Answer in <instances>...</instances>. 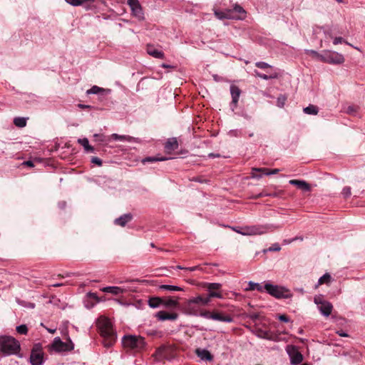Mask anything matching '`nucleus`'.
Returning a JSON list of instances; mask_svg holds the SVG:
<instances>
[{"mask_svg": "<svg viewBox=\"0 0 365 365\" xmlns=\"http://www.w3.org/2000/svg\"><path fill=\"white\" fill-rule=\"evenodd\" d=\"M88 296L90 298H92V299H95L96 302H99L98 297V296H97V294L96 293L89 292V293H88Z\"/></svg>", "mask_w": 365, "mask_h": 365, "instance_id": "nucleus-51", "label": "nucleus"}, {"mask_svg": "<svg viewBox=\"0 0 365 365\" xmlns=\"http://www.w3.org/2000/svg\"><path fill=\"white\" fill-rule=\"evenodd\" d=\"M178 148V142L176 138H169L165 145V149L167 152L170 153L171 151L175 150Z\"/></svg>", "mask_w": 365, "mask_h": 365, "instance_id": "nucleus-22", "label": "nucleus"}, {"mask_svg": "<svg viewBox=\"0 0 365 365\" xmlns=\"http://www.w3.org/2000/svg\"><path fill=\"white\" fill-rule=\"evenodd\" d=\"M168 159L169 158H168L148 157V158H144L142 160V163H153V162H156V161H164V160H166Z\"/></svg>", "mask_w": 365, "mask_h": 365, "instance_id": "nucleus-36", "label": "nucleus"}, {"mask_svg": "<svg viewBox=\"0 0 365 365\" xmlns=\"http://www.w3.org/2000/svg\"><path fill=\"white\" fill-rule=\"evenodd\" d=\"M163 304L168 307H175L178 305V299L171 297L163 299Z\"/></svg>", "mask_w": 365, "mask_h": 365, "instance_id": "nucleus-31", "label": "nucleus"}, {"mask_svg": "<svg viewBox=\"0 0 365 365\" xmlns=\"http://www.w3.org/2000/svg\"><path fill=\"white\" fill-rule=\"evenodd\" d=\"M291 185L296 186L298 189L304 192L311 190V186L304 180H290L289 182Z\"/></svg>", "mask_w": 365, "mask_h": 365, "instance_id": "nucleus-14", "label": "nucleus"}, {"mask_svg": "<svg viewBox=\"0 0 365 365\" xmlns=\"http://www.w3.org/2000/svg\"><path fill=\"white\" fill-rule=\"evenodd\" d=\"M265 195L266 196H271V197H277L279 195V193L278 192H274V193H272V194H266Z\"/></svg>", "mask_w": 365, "mask_h": 365, "instance_id": "nucleus-57", "label": "nucleus"}, {"mask_svg": "<svg viewBox=\"0 0 365 365\" xmlns=\"http://www.w3.org/2000/svg\"><path fill=\"white\" fill-rule=\"evenodd\" d=\"M156 318L160 321L170 320L175 321L178 319L177 313H168L165 311H160L155 314Z\"/></svg>", "mask_w": 365, "mask_h": 365, "instance_id": "nucleus-13", "label": "nucleus"}, {"mask_svg": "<svg viewBox=\"0 0 365 365\" xmlns=\"http://www.w3.org/2000/svg\"><path fill=\"white\" fill-rule=\"evenodd\" d=\"M319 59L324 63L329 64H341L344 62V58L342 54L334 51H327L323 54H318L316 51H312Z\"/></svg>", "mask_w": 365, "mask_h": 365, "instance_id": "nucleus-8", "label": "nucleus"}, {"mask_svg": "<svg viewBox=\"0 0 365 365\" xmlns=\"http://www.w3.org/2000/svg\"><path fill=\"white\" fill-rule=\"evenodd\" d=\"M195 353L203 361H212L213 359L210 352L207 349H197Z\"/></svg>", "mask_w": 365, "mask_h": 365, "instance_id": "nucleus-21", "label": "nucleus"}, {"mask_svg": "<svg viewBox=\"0 0 365 365\" xmlns=\"http://www.w3.org/2000/svg\"><path fill=\"white\" fill-rule=\"evenodd\" d=\"M97 325L101 336L105 338V346H111L115 341L116 336L110 319L105 317H101L98 319Z\"/></svg>", "mask_w": 365, "mask_h": 365, "instance_id": "nucleus-3", "label": "nucleus"}, {"mask_svg": "<svg viewBox=\"0 0 365 365\" xmlns=\"http://www.w3.org/2000/svg\"><path fill=\"white\" fill-rule=\"evenodd\" d=\"M22 165H26V166H29V167H34V163L31 160L24 161L22 163Z\"/></svg>", "mask_w": 365, "mask_h": 365, "instance_id": "nucleus-54", "label": "nucleus"}, {"mask_svg": "<svg viewBox=\"0 0 365 365\" xmlns=\"http://www.w3.org/2000/svg\"><path fill=\"white\" fill-rule=\"evenodd\" d=\"M230 93L232 96V102L235 106H236L241 94V91L237 86L232 85L230 86Z\"/></svg>", "mask_w": 365, "mask_h": 365, "instance_id": "nucleus-20", "label": "nucleus"}, {"mask_svg": "<svg viewBox=\"0 0 365 365\" xmlns=\"http://www.w3.org/2000/svg\"><path fill=\"white\" fill-rule=\"evenodd\" d=\"M264 288L269 294L277 299H289L292 296L290 291L285 287L269 282L264 284Z\"/></svg>", "mask_w": 365, "mask_h": 365, "instance_id": "nucleus-6", "label": "nucleus"}, {"mask_svg": "<svg viewBox=\"0 0 365 365\" xmlns=\"http://www.w3.org/2000/svg\"><path fill=\"white\" fill-rule=\"evenodd\" d=\"M255 76L264 80L277 78L279 73L277 70L268 71L267 73H261L257 71H255Z\"/></svg>", "mask_w": 365, "mask_h": 365, "instance_id": "nucleus-16", "label": "nucleus"}, {"mask_svg": "<svg viewBox=\"0 0 365 365\" xmlns=\"http://www.w3.org/2000/svg\"><path fill=\"white\" fill-rule=\"evenodd\" d=\"M304 112L308 115H317L319 112L318 108L314 105H309L303 109Z\"/></svg>", "mask_w": 365, "mask_h": 365, "instance_id": "nucleus-32", "label": "nucleus"}, {"mask_svg": "<svg viewBox=\"0 0 365 365\" xmlns=\"http://www.w3.org/2000/svg\"><path fill=\"white\" fill-rule=\"evenodd\" d=\"M177 269H185L184 267H182L181 266H177Z\"/></svg>", "mask_w": 365, "mask_h": 365, "instance_id": "nucleus-64", "label": "nucleus"}, {"mask_svg": "<svg viewBox=\"0 0 365 365\" xmlns=\"http://www.w3.org/2000/svg\"><path fill=\"white\" fill-rule=\"evenodd\" d=\"M337 334L341 336H348V334L343 331H338Z\"/></svg>", "mask_w": 365, "mask_h": 365, "instance_id": "nucleus-56", "label": "nucleus"}, {"mask_svg": "<svg viewBox=\"0 0 365 365\" xmlns=\"http://www.w3.org/2000/svg\"><path fill=\"white\" fill-rule=\"evenodd\" d=\"M196 269H197V267L185 268V269H189L190 271H195Z\"/></svg>", "mask_w": 365, "mask_h": 365, "instance_id": "nucleus-60", "label": "nucleus"}, {"mask_svg": "<svg viewBox=\"0 0 365 365\" xmlns=\"http://www.w3.org/2000/svg\"><path fill=\"white\" fill-rule=\"evenodd\" d=\"M51 347L56 351H68L74 349V344L70 338L66 342H63L59 337H56L51 344Z\"/></svg>", "mask_w": 365, "mask_h": 365, "instance_id": "nucleus-10", "label": "nucleus"}, {"mask_svg": "<svg viewBox=\"0 0 365 365\" xmlns=\"http://www.w3.org/2000/svg\"><path fill=\"white\" fill-rule=\"evenodd\" d=\"M176 356V351L174 347L172 346L163 345L158 347L153 356L158 361L163 360L170 361L173 359Z\"/></svg>", "mask_w": 365, "mask_h": 365, "instance_id": "nucleus-7", "label": "nucleus"}, {"mask_svg": "<svg viewBox=\"0 0 365 365\" xmlns=\"http://www.w3.org/2000/svg\"><path fill=\"white\" fill-rule=\"evenodd\" d=\"M93 137L96 141L103 143L106 140V136L103 134H94Z\"/></svg>", "mask_w": 365, "mask_h": 365, "instance_id": "nucleus-45", "label": "nucleus"}, {"mask_svg": "<svg viewBox=\"0 0 365 365\" xmlns=\"http://www.w3.org/2000/svg\"><path fill=\"white\" fill-rule=\"evenodd\" d=\"M101 291L106 293H111L114 295H118L123 292V289L119 287H106L102 288Z\"/></svg>", "mask_w": 365, "mask_h": 365, "instance_id": "nucleus-26", "label": "nucleus"}, {"mask_svg": "<svg viewBox=\"0 0 365 365\" xmlns=\"http://www.w3.org/2000/svg\"><path fill=\"white\" fill-rule=\"evenodd\" d=\"M278 319L280 321L284 322H289V317L287 316L284 315V314L279 315L278 317Z\"/></svg>", "mask_w": 365, "mask_h": 365, "instance_id": "nucleus-50", "label": "nucleus"}, {"mask_svg": "<svg viewBox=\"0 0 365 365\" xmlns=\"http://www.w3.org/2000/svg\"><path fill=\"white\" fill-rule=\"evenodd\" d=\"M14 123L17 127L24 128L26 125V119L25 118L17 117L14 118Z\"/></svg>", "mask_w": 365, "mask_h": 365, "instance_id": "nucleus-35", "label": "nucleus"}, {"mask_svg": "<svg viewBox=\"0 0 365 365\" xmlns=\"http://www.w3.org/2000/svg\"><path fill=\"white\" fill-rule=\"evenodd\" d=\"M286 100H287V98L284 96L282 95V96H279L277 98V106L280 108L283 107L285 103Z\"/></svg>", "mask_w": 365, "mask_h": 365, "instance_id": "nucleus-44", "label": "nucleus"}, {"mask_svg": "<svg viewBox=\"0 0 365 365\" xmlns=\"http://www.w3.org/2000/svg\"><path fill=\"white\" fill-rule=\"evenodd\" d=\"M231 11L232 14H234V17L232 18V19H244L246 16V11L238 4H235Z\"/></svg>", "mask_w": 365, "mask_h": 365, "instance_id": "nucleus-17", "label": "nucleus"}, {"mask_svg": "<svg viewBox=\"0 0 365 365\" xmlns=\"http://www.w3.org/2000/svg\"><path fill=\"white\" fill-rule=\"evenodd\" d=\"M277 227H278L272 225H257L244 227H232L231 229L242 235L251 236L263 235L268 232L273 231Z\"/></svg>", "mask_w": 365, "mask_h": 365, "instance_id": "nucleus-2", "label": "nucleus"}, {"mask_svg": "<svg viewBox=\"0 0 365 365\" xmlns=\"http://www.w3.org/2000/svg\"><path fill=\"white\" fill-rule=\"evenodd\" d=\"M128 4L131 9L132 14L139 20L144 19L143 9L138 0H128Z\"/></svg>", "mask_w": 365, "mask_h": 365, "instance_id": "nucleus-12", "label": "nucleus"}, {"mask_svg": "<svg viewBox=\"0 0 365 365\" xmlns=\"http://www.w3.org/2000/svg\"><path fill=\"white\" fill-rule=\"evenodd\" d=\"M62 285H63V284L57 283V284H53L52 286H53V287H61V286H62Z\"/></svg>", "mask_w": 365, "mask_h": 365, "instance_id": "nucleus-61", "label": "nucleus"}, {"mask_svg": "<svg viewBox=\"0 0 365 365\" xmlns=\"http://www.w3.org/2000/svg\"><path fill=\"white\" fill-rule=\"evenodd\" d=\"M159 289L162 290H166L168 292H178L183 290V289L180 287L169 284H162L159 287Z\"/></svg>", "mask_w": 365, "mask_h": 365, "instance_id": "nucleus-29", "label": "nucleus"}, {"mask_svg": "<svg viewBox=\"0 0 365 365\" xmlns=\"http://www.w3.org/2000/svg\"><path fill=\"white\" fill-rule=\"evenodd\" d=\"M68 4L74 6H78L80 5H82L85 2L88 1H93V0H65Z\"/></svg>", "mask_w": 365, "mask_h": 365, "instance_id": "nucleus-38", "label": "nucleus"}, {"mask_svg": "<svg viewBox=\"0 0 365 365\" xmlns=\"http://www.w3.org/2000/svg\"><path fill=\"white\" fill-rule=\"evenodd\" d=\"M111 138L113 139V140H128V141H130L131 138L130 136H128V135H118V134H116V133H113L111 135Z\"/></svg>", "mask_w": 365, "mask_h": 365, "instance_id": "nucleus-39", "label": "nucleus"}, {"mask_svg": "<svg viewBox=\"0 0 365 365\" xmlns=\"http://www.w3.org/2000/svg\"><path fill=\"white\" fill-rule=\"evenodd\" d=\"M91 163L97 165L98 166H101L103 164L102 160L98 157H93L91 158Z\"/></svg>", "mask_w": 365, "mask_h": 365, "instance_id": "nucleus-47", "label": "nucleus"}, {"mask_svg": "<svg viewBox=\"0 0 365 365\" xmlns=\"http://www.w3.org/2000/svg\"><path fill=\"white\" fill-rule=\"evenodd\" d=\"M105 92L109 93L110 90H106L103 88H100L97 86H93L90 89L87 90L86 93L90 94H101Z\"/></svg>", "mask_w": 365, "mask_h": 365, "instance_id": "nucleus-28", "label": "nucleus"}, {"mask_svg": "<svg viewBox=\"0 0 365 365\" xmlns=\"http://www.w3.org/2000/svg\"><path fill=\"white\" fill-rule=\"evenodd\" d=\"M163 299L160 297H153L148 300V304L152 308H157L163 304Z\"/></svg>", "mask_w": 365, "mask_h": 365, "instance_id": "nucleus-30", "label": "nucleus"}, {"mask_svg": "<svg viewBox=\"0 0 365 365\" xmlns=\"http://www.w3.org/2000/svg\"><path fill=\"white\" fill-rule=\"evenodd\" d=\"M199 316L207 319H212V312H210L209 311H202Z\"/></svg>", "mask_w": 365, "mask_h": 365, "instance_id": "nucleus-42", "label": "nucleus"}, {"mask_svg": "<svg viewBox=\"0 0 365 365\" xmlns=\"http://www.w3.org/2000/svg\"><path fill=\"white\" fill-rule=\"evenodd\" d=\"M331 275L328 273L324 274L322 277H321L319 280L318 283L316 285V287H317L319 285H322L323 284H329L331 282Z\"/></svg>", "mask_w": 365, "mask_h": 365, "instance_id": "nucleus-33", "label": "nucleus"}, {"mask_svg": "<svg viewBox=\"0 0 365 365\" xmlns=\"http://www.w3.org/2000/svg\"><path fill=\"white\" fill-rule=\"evenodd\" d=\"M162 66H163V68H168V67H170V66L166 65V64H165V63L162 64Z\"/></svg>", "mask_w": 365, "mask_h": 365, "instance_id": "nucleus-63", "label": "nucleus"}, {"mask_svg": "<svg viewBox=\"0 0 365 365\" xmlns=\"http://www.w3.org/2000/svg\"><path fill=\"white\" fill-rule=\"evenodd\" d=\"M254 172H260L262 174L266 175V173L269 172V169L266 168H252V178H260L261 175H258L257 174H255Z\"/></svg>", "mask_w": 365, "mask_h": 365, "instance_id": "nucleus-34", "label": "nucleus"}, {"mask_svg": "<svg viewBox=\"0 0 365 365\" xmlns=\"http://www.w3.org/2000/svg\"><path fill=\"white\" fill-rule=\"evenodd\" d=\"M78 106L81 108H90V106L88 105H83V104H78Z\"/></svg>", "mask_w": 365, "mask_h": 365, "instance_id": "nucleus-55", "label": "nucleus"}, {"mask_svg": "<svg viewBox=\"0 0 365 365\" xmlns=\"http://www.w3.org/2000/svg\"><path fill=\"white\" fill-rule=\"evenodd\" d=\"M268 335L269 334H268V333L267 331H260L258 333V334H257V336L259 337H261V338H263V339H269Z\"/></svg>", "mask_w": 365, "mask_h": 365, "instance_id": "nucleus-49", "label": "nucleus"}, {"mask_svg": "<svg viewBox=\"0 0 365 365\" xmlns=\"http://www.w3.org/2000/svg\"><path fill=\"white\" fill-rule=\"evenodd\" d=\"M318 308L322 314L325 317H329L331 313L333 306L330 302L327 301L322 303V305H319Z\"/></svg>", "mask_w": 365, "mask_h": 365, "instance_id": "nucleus-19", "label": "nucleus"}, {"mask_svg": "<svg viewBox=\"0 0 365 365\" xmlns=\"http://www.w3.org/2000/svg\"><path fill=\"white\" fill-rule=\"evenodd\" d=\"M47 330H48V332H50L51 334H53V333L56 332V329H47Z\"/></svg>", "mask_w": 365, "mask_h": 365, "instance_id": "nucleus-59", "label": "nucleus"}, {"mask_svg": "<svg viewBox=\"0 0 365 365\" xmlns=\"http://www.w3.org/2000/svg\"><path fill=\"white\" fill-rule=\"evenodd\" d=\"M187 312L189 314H192V315H195V316H197L198 315V313H197V309H195L193 307H192V304L189 306V304L187 303Z\"/></svg>", "mask_w": 365, "mask_h": 365, "instance_id": "nucleus-43", "label": "nucleus"}, {"mask_svg": "<svg viewBox=\"0 0 365 365\" xmlns=\"http://www.w3.org/2000/svg\"><path fill=\"white\" fill-rule=\"evenodd\" d=\"M343 42V38L341 37H336L333 40V43L334 45H337Z\"/></svg>", "mask_w": 365, "mask_h": 365, "instance_id": "nucleus-52", "label": "nucleus"}, {"mask_svg": "<svg viewBox=\"0 0 365 365\" xmlns=\"http://www.w3.org/2000/svg\"><path fill=\"white\" fill-rule=\"evenodd\" d=\"M78 143L81 145L86 153H93L94 148L93 146L89 145V141L88 138H79L78 139Z\"/></svg>", "mask_w": 365, "mask_h": 365, "instance_id": "nucleus-25", "label": "nucleus"}, {"mask_svg": "<svg viewBox=\"0 0 365 365\" xmlns=\"http://www.w3.org/2000/svg\"><path fill=\"white\" fill-rule=\"evenodd\" d=\"M279 172V169H273V170H269V172L268 173H266V175H274V174H277Z\"/></svg>", "mask_w": 365, "mask_h": 365, "instance_id": "nucleus-53", "label": "nucleus"}, {"mask_svg": "<svg viewBox=\"0 0 365 365\" xmlns=\"http://www.w3.org/2000/svg\"><path fill=\"white\" fill-rule=\"evenodd\" d=\"M204 287L208 291V294L206 297L198 295L188 300L189 306L195 304L201 305H207L211 300V298L215 297L222 299L223 298L222 294L220 292H212V289H221L222 284L220 283H205Z\"/></svg>", "mask_w": 365, "mask_h": 365, "instance_id": "nucleus-1", "label": "nucleus"}, {"mask_svg": "<svg viewBox=\"0 0 365 365\" xmlns=\"http://www.w3.org/2000/svg\"><path fill=\"white\" fill-rule=\"evenodd\" d=\"M281 250V247L279 244L275 243L273 244L270 247H269L265 252H274V251H279Z\"/></svg>", "mask_w": 365, "mask_h": 365, "instance_id": "nucleus-46", "label": "nucleus"}, {"mask_svg": "<svg viewBox=\"0 0 365 365\" xmlns=\"http://www.w3.org/2000/svg\"><path fill=\"white\" fill-rule=\"evenodd\" d=\"M341 195L344 198H348L351 195V190L350 187H344L341 191Z\"/></svg>", "mask_w": 365, "mask_h": 365, "instance_id": "nucleus-40", "label": "nucleus"}, {"mask_svg": "<svg viewBox=\"0 0 365 365\" xmlns=\"http://www.w3.org/2000/svg\"><path fill=\"white\" fill-rule=\"evenodd\" d=\"M122 344L124 348L135 351H141L145 346L144 338L135 335L124 336Z\"/></svg>", "mask_w": 365, "mask_h": 365, "instance_id": "nucleus-5", "label": "nucleus"}, {"mask_svg": "<svg viewBox=\"0 0 365 365\" xmlns=\"http://www.w3.org/2000/svg\"><path fill=\"white\" fill-rule=\"evenodd\" d=\"M314 302L319 307V305H322V303L324 302L325 301L322 299L321 296H316L314 299Z\"/></svg>", "mask_w": 365, "mask_h": 365, "instance_id": "nucleus-48", "label": "nucleus"}, {"mask_svg": "<svg viewBox=\"0 0 365 365\" xmlns=\"http://www.w3.org/2000/svg\"><path fill=\"white\" fill-rule=\"evenodd\" d=\"M146 51L150 56L155 58L163 59L164 58V53L152 45H148Z\"/></svg>", "mask_w": 365, "mask_h": 365, "instance_id": "nucleus-18", "label": "nucleus"}, {"mask_svg": "<svg viewBox=\"0 0 365 365\" xmlns=\"http://www.w3.org/2000/svg\"><path fill=\"white\" fill-rule=\"evenodd\" d=\"M19 342L12 336H0V351L5 356L17 354L20 351Z\"/></svg>", "mask_w": 365, "mask_h": 365, "instance_id": "nucleus-4", "label": "nucleus"}, {"mask_svg": "<svg viewBox=\"0 0 365 365\" xmlns=\"http://www.w3.org/2000/svg\"><path fill=\"white\" fill-rule=\"evenodd\" d=\"M16 331L21 334H26L28 332V328L25 324H21L16 327Z\"/></svg>", "mask_w": 365, "mask_h": 365, "instance_id": "nucleus-41", "label": "nucleus"}, {"mask_svg": "<svg viewBox=\"0 0 365 365\" xmlns=\"http://www.w3.org/2000/svg\"><path fill=\"white\" fill-rule=\"evenodd\" d=\"M286 351L290 358L292 364L297 365L300 364L303 360L302 354L299 351L297 346L294 345H287Z\"/></svg>", "mask_w": 365, "mask_h": 365, "instance_id": "nucleus-11", "label": "nucleus"}, {"mask_svg": "<svg viewBox=\"0 0 365 365\" xmlns=\"http://www.w3.org/2000/svg\"><path fill=\"white\" fill-rule=\"evenodd\" d=\"M31 365H42L43 364V352L41 344H35L30 355Z\"/></svg>", "mask_w": 365, "mask_h": 365, "instance_id": "nucleus-9", "label": "nucleus"}, {"mask_svg": "<svg viewBox=\"0 0 365 365\" xmlns=\"http://www.w3.org/2000/svg\"><path fill=\"white\" fill-rule=\"evenodd\" d=\"M255 66L257 68H262V69H269V71L274 70L272 67V66L263 62V61H259L255 63Z\"/></svg>", "mask_w": 365, "mask_h": 365, "instance_id": "nucleus-37", "label": "nucleus"}, {"mask_svg": "<svg viewBox=\"0 0 365 365\" xmlns=\"http://www.w3.org/2000/svg\"><path fill=\"white\" fill-rule=\"evenodd\" d=\"M132 220V215L130 214H125L118 218L115 220V224L124 227L128 222Z\"/></svg>", "mask_w": 365, "mask_h": 365, "instance_id": "nucleus-24", "label": "nucleus"}, {"mask_svg": "<svg viewBox=\"0 0 365 365\" xmlns=\"http://www.w3.org/2000/svg\"><path fill=\"white\" fill-rule=\"evenodd\" d=\"M212 320L230 323L233 322V318L230 315H225L223 314L222 312H212Z\"/></svg>", "mask_w": 365, "mask_h": 365, "instance_id": "nucleus-15", "label": "nucleus"}, {"mask_svg": "<svg viewBox=\"0 0 365 365\" xmlns=\"http://www.w3.org/2000/svg\"><path fill=\"white\" fill-rule=\"evenodd\" d=\"M326 35L328 36L329 38H332L331 33H326Z\"/></svg>", "mask_w": 365, "mask_h": 365, "instance_id": "nucleus-62", "label": "nucleus"}, {"mask_svg": "<svg viewBox=\"0 0 365 365\" xmlns=\"http://www.w3.org/2000/svg\"><path fill=\"white\" fill-rule=\"evenodd\" d=\"M214 14L215 16L220 20L232 19V18L234 17V14H232L231 9H227L225 11H215Z\"/></svg>", "mask_w": 365, "mask_h": 365, "instance_id": "nucleus-23", "label": "nucleus"}, {"mask_svg": "<svg viewBox=\"0 0 365 365\" xmlns=\"http://www.w3.org/2000/svg\"><path fill=\"white\" fill-rule=\"evenodd\" d=\"M209 157H211V158H215V157H219V155L218 154H214V153H210L208 155Z\"/></svg>", "mask_w": 365, "mask_h": 365, "instance_id": "nucleus-58", "label": "nucleus"}, {"mask_svg": "<svg viewBox=\"0 0 365 365\" xmlns=\"http://www.w3.org/2000/svg\"><path fill=\"white\" fill-rule=\"evenodd\" d=\"M247 291H253V290H257L259 292H262L264 289V286L259 283H255L253 282H249L248 283V287L245 289Z\"/></svg>", "mask_w": 365, "mask_h": 365, "instance_id": "nucleus-27", "label": "nucleus"}]
</instances>
